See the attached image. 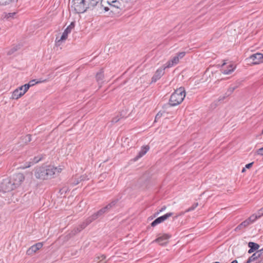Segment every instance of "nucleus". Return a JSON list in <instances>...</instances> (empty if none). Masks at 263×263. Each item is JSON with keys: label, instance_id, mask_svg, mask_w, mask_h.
Returning a JSON list of instances; mask_svg holds the SVG:
<instances>
[{"label": "nucleus", "instance_id": "obj_1", "mask_svg": "<svg viewBox=\"0 0 263 263\" xmlns=\"http://www.w3.org/2000/svg\"><path fill=\"white\" fill-rule=\"evenodd\" d=\"M56 172H59V171L53 166H41L35 169L34 176L38 179H48L51 178Z\"/></svg>", "mask_w": 263, "mask_h": 263}, {"label": "nucleus", "instance_id": "obj_2", "mask_svg": "<svg viewBox=\"0 0 263 263\" xmlns=\"http://www.w3.org/2000/svg\"><path fill=\"white\" fill-rule=\"evenodd\" d=\"M24 176L22 174L18 173L13 176V180H7L4 181L1 184V187L4 192H9L14 190L18 186L21 182L24 180Z\"/></svg>", "mask_w": 263, "mask_h": 263}, {"label": "nucleus", "instance_id": "obj_3", "mask_svg": "<svg viewBox=\"0 0 263 263\" xmlns=\"http://www.w3.org/2000/svg\"><path fill=\"white\" fill-rule=\"evenodd\" d=\"M101 5L105 12L110 11L113 14L119 13L122 9V4L117 0H101Z\"/></svg>", "mask_w": 263, "mask_h": 263}, {"label": "nucleus", "instance_id": "obj_4", "mask_svg": "<svg viewBox=\"0 0 263 263\" xmlns=\"http://www.w3.org/2000/svg\"><path fill=\"white\" fill-rule=\"evenodd\" d=\"M185 96L184 88L181 87L172 94L169 100V104L171 106H175L180 104Z\"/></svg>", "mask_w": 263, "mask_h": 263}, {"label": "nucleus", "instance_id": "obj_5", "mask_svg": "<svg viewBox=\"0 0 263 263\" xmlns=\"http://www.w3.org/2000/svg\"><path fill=\"white\" fill-rule=\"evenodd\" d=\"M73 3L74 9L78 13H84L89 8L85 0H73Z\"/></svg>", "mask_w": 263, "mask_h": 263}, {"label": "nucleus", "instance_id": "obj_6", "mask_svg": "<svg viewBox=\"0 0 263 263\" xmlns=\"http://www.w3.org/2000/svg\"><path fill=\"white\" fill-rule=\"evenodd\" d=\"M74 27V23L73 22L71 23V24L65 29L60 38L59 39L58 37H56L55 44L57 46H60L61 43L62 41H64L67 39L68 34L71 32Z\"/></svg>", "mask_w": 263, "mask_h": 263}, {"label": "nucleus", "instance_id": "obj_7", "mask_svg": "<svg viewBox=\"0 0 263 263\" xmlns=\"http://www.w3.org/2000/svg\"><path fill=\"white\" fill-rule=\"evenodd\" d=\"M246 60L251 64H259L263 62V54L260 53L253 54Z\"/></svg>", "mask_w": 263, "mask_h": 263}, {"label": "nucleus", "instance_id": "obj_8", "mask_svg": "<svg viewBox=\"0 0 263 263\" xmlns=\"http://www.w3.org/2000/svg\"><path fill=\"white\" fill-rule=\"evenodd\" d=\"M173 215L172 212L167 213L163 216L159 217L155 219L151 224L152 227H155L156 225L164 221Z\"/></svg>", "mask_w": 263, "mask_h": 263}, {"label": "nucleus", "instance_id": "obj_9", "mask_svg": "<svg viewBox=\"0 0 263 263\" xmlns=\"http://www.w3.org/2000/svg\"><path fill=\"white\" fill-rule=\"evenodd\" d=\"M259 258H263V248L256 251L248 259L247 261L245 263H251V262L256 261Z\"/></svg>", "mask_w": 263, "mask_h": 263}, {"label": "nucleus", "instance_id": "obj_10", "mask_svg": "<svg viewBox=\"0 0 263 263\" xmlns=\"http://www.w3.org/2000/svg\"><path fill=\"white\" fill-rule=\"evenodd\" d=\"M43 246V243L38 242L35 243V245L30 247L26 252V253L28 255H32L33 254L36 253L39 250L42 248Z\"/></svg>", "mask_w": 263, "mask_h": 263}, {"label": "nucleus", "instance_id": "obj_11", "mask_svg": "<svg viewBox=\"0 0 263 263\" xmlns=\"http://www.w3.org/2000/svg\"><path fill=\"white\" fill-rule=\"evenodd\" d=\"M171 237V235L164 234L161 236L158 237L153 242H158L160 245H165L168 243V240Z\"/></svg>", "mask_w": 263, "mask_h": 263}, {"label": "nucleus", "instance_id": "obj_12", "mask_svg": "<svg viewBox=\"0 0 263 263\" xmlns=\"http://www.w3.org/2000/svg\"><path fill=\"white\" fill-rule=\"evenodd\" d=\"M166 68H165V66H164L158 69L152 78V82L155 83L159 80L164 74V70Z\"/></svg>", "mask_w": 263, "mask_h": 263}, {"label": "nucleus", "instance_id": "obj_13", "mask_svg": "<svg viewBox=\"0 0 263 263\" xmlns=\"http://www.w3.org/2000/svg\"><path fill=\"white\" fill-rule=\"evenodd\" d=\"M238 87V84H235V85L233 86L231 85L229 87V88L228 89L227 92H226L225 95L223 97H220L219 99V101H222L225 99L227 97L231 95L234 90H235L236 88Z\"/></svg>", "mask_w": 263, "mask_h": 263}, {"label": "nucleus", "instance_id": "obj_14", "mask_svg": "<svg viewBox=\"0 0 263 263\" xmlns=\"http://www.w3.org/2000/svg\"><path fill=\"white\" fill-rule=\"evenodd\" d=\"M107 213V212L104 207V208H102L101 209H100V210H99L98 212L95 213L93 214H92L90 217H91V218L92 219V220L93 221L94 220H96L99 217L103 216V214H104L105 213Z\"/></svg>", "mask_w": 263, "mask_h": 263}, {"label": "nucleus", "instance_id": "obj_15", "mask_svg": "<svg viewBox=\"0 0 263 263\" xmlns=\"http://www.w3.org/2000/svg\"><path fill=\"white\" fill-rule=\"evenodd\" d=\"M149 146H145L142 147L141 150L139 152L138 155L134 158L135 161H137L140 158L142 157L143 156H144L149 150Z\"/></svg>", "mask_w": 263, "mask_h": 263}, {"label": "nucleus", "instance_id": "obj_16", "mask_svg": "<svg viewBox=\"0 0 263 263\" xmlns=\"http://www.w3.org/2000/svg\"><path fill=\"white\" fill-rule=\"evenodd\" d=\"M248 247L250 248V249L248 251V253L251 254L254 251H258V249L259 248V245L254 242H249L248 243Z\"/></svg>", "mask_w": 263, "mask_h": 263}, {"label": "nucleus", "instance_id": "obj_17", "mask_svg": "<svg viewBox=\"0 0 263 263\" xmlns=\"http://www.w3.org/2000/svg\"><path fill=\"white\" fill-rule=\"evenodd\" d=\"M226 64V63H223V64L222 65L223 70L222 73L225 74H229L234 71L235 67H233V64H230L228 68L225 69L224 66Z\"/></svg>", "mask_w": 263, "mask_h": 263}, {"label": "nucleus", "instance_id": "obj_18", "mask_svg": "<svg viewBox=\"0 0 263 263\" xmlns=\"http://www.w3.org/2000/svg\"><path fill=\"white\" fill-rule=\"evenodd\" d=\"M179 62L178 57H174L171 60L168 61L165 66V68H170L173 66L174 65L178 64Z\"/></svg>", "mask_w": 263, "mask_h": 263}, {"label": "nucleus", "instance_id": "obj_19", "mask_svg": "<svg viewBox=\"0 0 263 263\" xmlns=\"http://www.w3.org/2000/svg\"><path fill=\"white\" fill-rule=\"evenodd\" d=\"M96 80L98 83L99 85H101L103 81V79L104 78V71L102 69H101L96 74Z\"/></svg>", "mask_w": 263, "mask_h": 263}, {"label": "nucleus", "instance_id": "obj_20", "mask_svg": "<svg viewBox=\"0 0 263 263\" xmlns=\"http://www.w3.org/2000/svg\"><path fill=\"white\" fill-rule=\"evenodd\" d=\"M249 225V222H248V221H247V220L246 219V220L242 222L240 224H239L237 227H236V228L234 229V231L236 232H238L247 227Z\"/></svg>", "mask_w": 263, "mask_h": 263}, {"label": "nucleus", "instance_id": "obj_21", "mask_svg": "<svg viewBox=\"0 0 263 263\" xmlns=\"http://www.w3.org/2000/svg\"><path fill=\"white\" fill-rule=\"evenodd\" d=\"M24 95V93H22L21 92L19 93V91L18 90L15 89L12 92V96H11V98L12 99L17 100L18 99L21 98Z\"/></svg>", "mask_w": 263, "mask_h": 263}, {"label": "nucleus", "instance_id": "obj_22", "mask_svg": "<svg viewBox=\"0 0 263 263\" xmlns=\"http://www.w3.org/2000/svg\"><path fill=\"white\" fill-rule=\"evenodd\" d=\"M93 221V220H92V219L91 218V217L89 216V217H88L84 221H83V222H82L81 224H80V226L81 227H82V228L84 229L85 228L88 224H89L90 223H91Z\"/></svg>", "mask_w": 263, "mask_h": 263}, {"label": "nucleus", "instance_id": "obj_23", "mask_svg": "<svg viewBox=\"0 0 263 263\" xmlns=\"http://www.w3.org/2000/svg\"><path fill=\"white\" fill-rule=\"evenodd\" d=\"M20 49L19 45H13L7 52V55H10Z\"/></svg>", "mask_w": 263, "mask_h": 263}, {"label": "nucleus", "instance_id": "obj_24", "mask_svg": "<svg viewBox=\"0 0 263 263\" xmlns=\"http://www.w3.org/2000/svg\"><path fill=\"white\" fill-rule=\"evenodd\" d=\"M106 256L104 255H101L96 257V261L97 263H106L107 261L105 260Z\"/></svg>", "mask_w": 263, "mask_h": 263}, {"label": "nucleus", "instance_id": "obj_25", "mask_svg": "<svg viewBox=\"0 0 263 263\" xmlns=\"http://www.w3.org/2000/svg\"><path fill=\"white\" fill-rule=\"evenodd\" d=\"M117 201H118L117 200H114L112 202H111L110 203H109V204H108L107 205H106L104 207V208L105 209V210L107 211V212H108L109 211V210L111 208H112L114 206H115V205L117 203Z\"/></svg>", "mask_w": 263, "mask_h": 263}, {"label": "nucleus", "instance_id": "obj_26", "mask_svg": "<svg viewBox=\"0 0 263 263\" xmlns=\"http://www.w3.org/2000/svg\"><path fill=\"white\" fill-rule=\"evenodd\" d=\"M22 139L24 143L27 144L31 141V135L28 134L24 137H22Z\"/></svg>", "mask_w": 263, "mask_h": 263}, {"label": "nucleus", "instance_id": "obj_27", "mask_svg": "<svg viewBox=\"0 0 263 263\" xmlns=\"http://www.w3.org/2000/svg\"><path fill=\"white\" fill-rule=\"evenodd\" d=\"M259 218V217H258V215L257 214H253L247 220V221H248V222H249L250 224H251L252 223L254 222L257 219H258Z\"/></svg>", "mask_w": 263, "mask_h": 263}, {"label": "nucleus", "instance_id": "obj_28", "mask_svg": "<svg viewBox=\"0 0 263 263\" xmlns=\"http://www.w3.org/2000/svg\"><path fill=\"white\" fill-rule=\"evenodd\" d=\"M87 2L88 6L90 7L95 6L99 2L100 0H85Z\"/></svg>", "mask_w": 263, "mask_h": 263}, {"label": "nucleus", "instance_id": "obj_29", "mask_svg": "<svg viewBox=\"0 0 263 263\" xmlns=\"http://www.w3.org/2000/svg\"><path fill=\"white\" fill-rule=\"evenodd\" d=\"M43 157L42 155H39L37 156L34 157L33 159L32 162V164H34L39 161H40L42 159Z\"/></svg>", "mask_w": 263, "mask_h": 263}, {"label": "nucleus", "instance_id": "obj_30", "mask_svg": "<svg viewBox=\"0 0 263 263\" xmlns=\"http://www.w3.org/2000/svg\"><path fill=\"white\" fill-rule=\"evenodd\" d=\"M198 205V203L197 202L194 203L190 208L186 209L185 211V212H189L190 211H193L196 207H197Z\"/></svg>", "mask_w": 263, "mask_h": 263}, {"label": "nucleus", "instance_id": "obj_31", "mask_svg": "<svg viewBox=\"0 0 263 263\" xmlns=\"http://www.w3.org/2000/svg\"><path fill=\"white\" fill-rule=\"evenodd\" d=\"M46 80H43L42 81H36L35 80H32L31 81H30L28 83L30 87L34 86L35 84L39 83L40 82H45Z\"/></svg>", "mask_w": 263, "mask_h": 263}, {"label": "nucleus", "instance_id": "obj_32", "mask_svg": "<svg viewBox=\"0 0 263 263\" xmlns=\"http://www.w3.org/2000/svg\"><path fill=\"white\" fill-rule=\"evenodd\" d=\"M82 180V179H72L71 181V183L73 185H76L80 183Z\"/></svg>", "mask_w": 263, "mask_h": 263}, {"label": "nucleus", "instance_id": "obj_33", "mask_svg": "<svg viewBox=\"0 0 263 263\" xmlns=\"http://www.w3.org/2000/svg\"><path fill=\"white\" fill-rule=\"evenodd\" d=\"M32 165H33V164H32V162L31 161H28V162H26L24 164V165L22 166L21 167H22L23 168H28V167H30Z\"/></svg>", "mask_w": 263, "mask_h": 263}, {"label": "nucleus", "instance_id": "obj_34", "mask_svg": "<svg viewBox=\"0 0 263 263\" xmlns=\"http://www.w3.org/2000/svg\"><path fill=\"white\" fill-rule=\"evenodd\" d=\"M166 209V206L165 205L163 206L157 212H156L154 216L156 217L158 214H159L160 213H161L163 211H164V210H165Z\"/></svg>", "mask_w": 263, "mask_h": 263}, {"label": "nucleus", "instance_id": "obj_35", "mask_svg": "<svg viewBox=\"0 0 263 263\" xmlns=\"http://www.w3.org/2000/svg\"><path fill=\"white\" fill-rule=\"evenodd\" d=\"M23 93L25 94L27 91V90L29 89V88H30V86L29 85H28V84H26L24 85H23Z\"/></svg>", "mask_w": 263, "mask_h": 263}, {"label": "nucleus", "instance_id": "obj_36", "mask_svg": "<svg viewBox=\"0 0 263 263\" xmlns=\"http://www.w3.org/2000/svg\"><path fill=\"white\" fill-rule=\"evenodd\" d=\"M185 52H179L178 53H177V57H178V59H182L183 57H184L185 55Z\"/></svg>", "mask_w": 263, "mask_h": 263}, {"label": "nucleus", "instance_id": "obj_37", "mask_svg": "<svg viewBox=\"0 0 263 263\" xmlns=\"http://www.w3.org/2000/svg\"><path fill=\"white\" fill-rule=\"evenodd\" d=\"M257 214L258 215V217L259 218L263 216V208L258 211Z\"/></svg>", "mask_w": 263, "mask_h": 263}, {"label": "nucleus", "instance_id": "obj_38", "mask_svg": "<svg viewBox=\"0 0 263 263\" xmlns=\"http://www.w3.org/2000/svg\"><path fill=\"white\" fill-rule=\"evenodd\" d=\"M82 230H80V228L78 226L73 230L72 232L74 234H75L80 232Z\"/></svg>", "mask_w": 263, "mask_h": 263}, {"label": "nucleus", "instance_id": "obj_39", "mask_svg": "<svg viewBox=\"0 0 263 263\" xmlns=\"http://www.w3.org/2000/svg\"><path fill=\"white\" fill-rule=\"evenodd\" d=\"M257 153L258 155L263 156V147L258 149L257 151Z\"/></svg>", "mask_w": 263, "mask_h": 263}, {"label": "nucleus", "instance_id": "obj_40", "mask_svg": "<svg viewBox=\"0 0 263 263\" xmlns=\"http://www.w3.org/2000/svg\"><path fill=\"white\" fill-rule=\"evenodd\" d=\"M186 212H185V211L184 212H181L179 213L178 214H177L176 216L174 217L173 219H175L177 218L178 217L183 215Z\"/></svg>", "mask_w": 263, "mask_h": 263}, {"label": "nucleus", "instance_id": "obj_41", "mask_svg": "<svg viewBox=\"0 0 263 263\" xmlns=\"http://www.w3.org/2000/svg\"><path fill=\"white\" fill-rule=\"evenodd\" d=\"M253 164V162H251V163H248V164H246V168H251Z\"/></svg>", "mask_w": 263, "mask_h": 263}, {"label": "nucleus", "instance_id": "obj_42", "mask_svg": "<svg viewBox=\"0 0 263 263\" xmlns=\"http://www.w3.org/2000/svg\"><path fill=\"white\" fill-rule=\"evenodd\" d=\"M161 115L162 114H160L159 113H158L156 117H155V121H156L157 120H158V119H159L161 117Z\"/></svg>", "mask_w": 263, "mask_h": 263}, {"label": "nucleus", "instance_id": "obj_43", "mask_svg": "<svg viewBox=\"0 0 263 263\" xmlns=\"http://www.w3.org/2000/svg\"><path fill=\"white\" fill-rule=\"evenodd\" d=\"M7 1L5 0H0V4L2 5H6Z\"/></svg>", "mask_w": 263, "mask_h": 263}, {"label": "nucleus", "instance_id": "obj_44", "mask_svg": "<svg viewBox=\"0 0 263 263\" xmlns=\"http://www.w3.org/2000/svg\"><path fill=\"white\" fill-rule=\"evenodd\" d=\"M16 14V13L15 12H13V13H9L8 14V17H13L14 15H15Z\"/></svg>", "mask_w": 263, "mask_h": 263}, {"label": "nucleus", "instance_id": "obj_45", "mask_svg": "<svg viewBox=\"0 0 263 263\" xmlns=\"http://www.w3.org/2000/svg\"><path fill=\"white\" fill-rule=\"evenodd\" d=\"M60 192H61V194H62L63 192H66V189L65 187H63L60 190Z\"/></svg>", "mask_w": 263, "mask_h": 263}, {"label": "nucleus", "instance_id": "obj_46", "mask_svg": "<svg viewBox=\"0 0 263 263\" xmlns=\"http://www.w3.org/2000/svg\"><path fill=\"white\" fill-rule=\"evenodd\" d=\"M119 120V119L117 118H115L112 119V122L114 123H116Z\"/></svg>", "mask_w": 263, "mask_h": 263}, {"label": "nucleus", "instance_id": "obj_47", "mask_svg": "<svg viewBox=\"0 0 263 263\" xmlns=\"http://www.w3.org/2000/svg\"><path fill=\"white\" fill-rule=\"evenodd\" d=\"M16 89L18 90V91H22L23 90V85L18 87L17 88H16Z\"/></svg>", "mask_w": 263, "mask_h": 263}, {"label": "nucleus", "instance_id": "obj_48", "mask_svg": "<svg viewBox=\"0 0 263 263\" xmlns=\"http://www.w3.org/2000/svg\"><path fill=\"white\" fill-rule=\"evenodd\" d=\"M231 263H238V261L237 260H234Z\"/></svg>", "mask_w": 263, "mask_h": 263}, {"label": "nucleus", "instance_id": "obj_49", "mask_svg": "<svg viewBox=\"0 0 263 263\" xmlns=\"http://www.w3.org/2000/svg\"><path fill=\"white\" fill-rule=\"evenodd\" d=\"M78 226L79 227L80 230H83V229H84L83 228H82V227H81L80 224V225H79Z\"/></svg>", "mask_w": 263, "mask_h": 263}, {"label": "nucleus", "instance_id": "obj_50", "mask_svg": "<svg viewBox=\"0 0 263 263\" xmlns=\"http://www.w3.org/2000/svg\"><path fill=\"white\" fill-rule=\"evenodd\" d=\"M245 171V168H243L242 170V172H243Z\"/></svg>", "mask_w": 263, "mask_h": 263}, {"label": "nucleus", "instance_id": "obj_51", "mask_svg": "<svg viewBox=\"0 0 263 263\" xmlns=\"http://www.w3.org/2000/svg\"><path fill=\"white\" fill-rule=\"evenodd\" d=\"M21 92L22 93H23V90H22V91H19V93H21Z\"/></svg>", "mask_w": 263, "mask_h": 263}, {"label": "nucleus", "instance_id": "obj_52", "mask_svg": "<svg viewBox=\"0 0 263 263\" xmlns=\"http://www.w3.org/2000/svg\"><path fill=\"white\" fill-rule=\"evenodd\" d=\"M261 134H263V129L261 131Z\"/></svg>", "mask_w": 263, "mask_h": 263}]
</instances>
